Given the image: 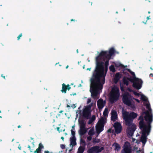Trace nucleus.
<instances>
[{"label":"nucleus","mask_w":153,"mask_h":153,"mask_svg":"<svg viewBox=\"0 0 153 153\" xmlns=\"http://www.w3.org/2000/svg\"><path fill=\"white\" fill-rule=\"evenodd\" d=\"M45 153H49V152L48 151H46L45 152Z\"/></svg>","instance_id":"obj_38"},{"label":"nucleus","mask_w":153,"mask_h":153,"mask_svg":"<svg viewBox=\"0 0 153 153\" xmlns=\"http://www.w3.org/2000/svg\"><path fill=\"white\" fill-rule=\"evenodd\" d=\"M68 67V65H67V67Z\"/></svg>","instance_id":"obj_56"},{"label":"nucleus","mask_w":153,"mask_h":153,"mask_svg":"<svg viewBox=\"0 0 153 153\" xmlns=\"http://www.w3.org/2000/svg\"><path fill=\"white\" fill-rule=\"evenodd\" d=\"M116 13H117V12Z\"/></svg>","instance_id":"obj_62"},{"label":"nucleus","mask_w":153,"mask_h":153,"mask_svg":"<svg viewBox=\"0 0 153 153\" xmlns=\"http://www.w3.org/2000/svg\"><path fill=\"white\" fill-rule=\"evenodd\" d=\"M129 91H131L130 89H129Z\"/></svg>","instance_id":"obj_52"},{"label":"nucleus","mask_w":153,"mask_h":153,"mask_svg":"<svg viewBox=\"0 0 153 153\" xmlns=\"http://www.w3.org/2000/svg\"><path fill=\"white\" fill-rule=\"evenodd\" d=\"M65 129H64V130H63V131H65Z\"/></svg>","instance_id":"obj_59"},{"label":"nucleus","mask_w":153,"mask_h":153,"mask_svg":"<svg viewBox=\"0 0 153 153\" xmlns=\"http://www.w3.org/2000/svg\"><path fill=\"white\" fill-rule=\"evenodd\" d=\"M122 153H131L132 148L130 143L128 142H126L123 146Z\"/></svg>","instance_id":"obj_10"},{"label":"nucleus","mask_w":153,"mask_h":153,"mask_svg":"<svg viewBox=\"0 0 153 153\" xmlns=\"http://www.w3.org/2000/svg\"><path fill=\"white\" fill-rule=\"evenodd\" d=\"M71 144L73 146L75 145L76 144V142L74 139V137H72L70 138Z\"/></svg>","instance_id":"obj_22"},{"label":"nucleus","mask_w":153,"mask_h":153,"mask_svg":"<svg viewBox=\"0 0 153 153\" xmlns=\"http://www.w3.org/2000/svg\"><path fill=\"white\" fill-rule=\"evenodd\" d=\"M31 152H32V151H30Z\"/></svg>","instance_id":"obj_58"},{"label":"nucleus","mask_w":153,"mask_h":153,"mask_svg":"<svg viewBox=\"0 0 153 153\" xmlns=\"http://www.w3.org/2000/svg\"><path fill=\"white\" fill-rule=\"evenodd\" d=\"M72 107L73 108H74L76 107V106L75 105H73V106H72Z\"/></svg>","instance_id":"obj_37"},{"label":"nucleus","mask_w":153,"mask_h":153,"mask_svg":"<svg viewBox=\"0 0 153 153\" xmlns=\"http://www.w3.org/2000/svg\"><path fill=\"white\" fill-rule=\"evenodd\" d=\"M118 87L116 86H114L112 88L109 96V100L111 103L118 100L120 95Z\"/></svg>","instance_id":"obj_7"},{"label":"nucleus","mask_w":153,"mask_h":153,"mask_svg":"<svg viewBox=\"0 0 153 153\" xmlns=\"http://www.w3.org/2000/svg\"><path fill=\"white\" fill-rule=\"evenodd\" d=\"M104 149L102 147L94 146L90 149L88 151V153H98Z\"/></svg>","instance_id":"obj_11"},{"label":"nucleus","mask_w":153,"mask_h":153,"mask_svg":"<svg viewBox=\"0 0 153 153\" xmlns=\"http://www.w3.org/2000/svg\"><path fill=\"white\" fill-rule=\"evenodd\" d=\"M148 13H150V12H148Z\"/></svg>","instance_id":"obj_55"},{"label":"nucleus","mask_w":153,"mask_h":153,"mask_svg":"<svg viewBox=\"0 0 153 153\" xmlns=\"http://www.w3.org/2000/svg\"><path fill=\"white\" fill-rule=\"evenodd\" d=\"M95 106L96 102H92L90 105L83 108L82 111L80 112L81 114L84 117L88 118L90 115L91 108H94Z\"/></svg>","instance_id":"obj_9"},{"label":"nucleus","mask_w":153,"mask_h":153,"mask_svg":"<svg viewBox=\"0 0 153 153\" xmlns=\"http://www.w3.org/2000/svg\"><path fill=\"white\" fill-rule=\"evenodd\" d=\"M112 146L114 147V149L116 150L119 151L121 149V147L120 145L117 143H114L113 144Z\"/></svg>","instance_id":"obj_20"},{"label":"nucleus","mask_w":153,"mask_h":153,"mask_svg":"<svg viewBox=\"0 0 153 153\" xmlns=\"http://www.w3.org/2000/svg\"><path fill=\"white\" fill-rule=\"evenodd\" d=\"M76 52L77 53H78V49L77 50Z\"/></svg>","instance_id":"obj_45"},{"label":"nucleus","mask_w":153,"mask_h":153,"mask_svg":"<svg viewBox=\"0 0 153 153\" xmlns=\"http://www.w3.org/2000/svg\"><path fill=\"white\" fill-rule=\"evenodd\" d=\"M71 21H74V20L73 19H72L71 20Z\"/></svg>","instance_id":"obj_51"},{"label":"nucleus","mask_w":153,"mask_h":153,"mask_svg":"<svg viewBox=\"0 0 153 153\" xmlns=\"http://www.w3.org/2000/svg\"><path fill=\"white\" fill-rule=\"evenodd\" d=\"M95 116H93L92 117V119L89 120L88 122V124H90L95 119Z\"/></svg>","instance_id":"obj_25"},{"label":"nucleus","mask_w":153,"mask_h":153,"mask_svg":"<svg viewBox=\"0 0 153 153\" xmlns=\"http://www.w3.org/2000/svg\"><path fill=\"white\" fill-rule=\"evenodd\" d=\"M137 153H143V149L139 150L137 152Z\"/></svg>","instance_id":"obj_28"},{"label":"nucleus","mask_w":153,"mask_h":153,"mask_svg":"<svg viewBox=\"0 0 153 153\" xmlns=\"http://www.w3.org/2000/svg\"><path fill=\"white\" fill-rule=\"evenodd\" d=\"M107 68H96L91 79L90 91L91 97L94 100L99 98V94L101 92L103 85L105 82V76Z\"/></svg>","instance_id":"obj_2"},{"label":"nucleus","mask_w":153,"mask_h":153,"mask_svg":"<svg viewBox=\"0 0 153 153\" xmlns=\"http://www.w3.org/2000/svg\"><path fill=\"white\" fill-rule=\"evenodd\" d=\"M28 148L30 150V146H28Z\"/></svg>","instance_id":"obj_40"},{"label":"nucleus","mask_w":153,"mask_h":153,"mask_svg":"<svg viewBox=\"0 0 153 153\" xmlns=\"http://www.w3.org/2000/svg\"><path fill=\"white\" fill-rule=\"evenodd\" d=\"M63 111H61L60 112V113H62V112Z\"/></svg>","instance_id":"obj_49"},{"label":"nucleus","mask_w":153,"mask_h":153,"mask_svg":"<svg viewBox=\"0 0 153 153\" xmlns=\"http://www.w3.org/2000/svg\"><path fill=\"white\" fill-rule=\"evenodd\" d=\"M113 48H110L108 51H102L95 58L96 67H107L109 61L114 53Z\"/></svg>","instance_id":"obj_3"},{"label":"nucleus","mask_w":153,"mask_h":153,"mask_svg":"<svg viewBox=\"0 0 153 153\" xmlns=\"http://www.w3.org/2000/svg\"><path fill=\"white\" fill-rule=\"evenodd\" d=\"M22 33H21L19 36L18 37H17V38H18V40H19L20 39V37H22Z\"/></svg>","instance_id":"obj_32"},{"label":"nucleus","mask_w":153,"mask_h":153,"mask_svg":"<svg viewBox=\"0 0 153 153\" xmlns=\"http://www.w3.org/2000/svg\"><path fill=\"white\" fill-rule=\"evenodd\" d=\"M91 68H88L87 69V70L88 71H91Z\"/></svg>","instance_id":"obj_35"},{"label":"nucleus","mask_w":153,"mask_h":153,"mask_svg":"<svg viewBox=\"0 0 153 153\" xmlns=\"http://www.w3.org/2000/svg\"><path fill=\"white\" fill-rule=\"evenodd\" d=\"M113 130H112L111 129H110L108 130V132H113Z\"/></svg>","instance_id":"obj_33"},{"label":"nucleus","mask_w":153,"mask_h":153,"mask_svg":"<svg viewBox=\"0 0 153 153\" xmlns=\"http://www.w3.org/2000/svg\"><path fill=\"white\" fill-rule=\"evenodd\" d=\"M70 107L69 105H67V107Z\"/></svg>","instance_id":"obj_48"},{"label":"nucleus","mask_w":153,"mask_h":153,"mask_svg":"<svg viewBox=\"0 0 153 153\" xmlns=\"http://www.w3.org/2000/svg\"><path fill=\"white\" fill-rule=\"evenodd\" d=\"M99 140L98 139H95L93 141V143H98L99 142Z\"/></svg>","instance_id":"obj_27"},{"label":"nucleus","mask_w":153,"mask_h":153,"mask_svg":"<svg viewBox=\"0 0 153 153\" xmlns=\"http://www.w3.org/2000/svg\"><path fill=\"white\" fill-rule=\"evenodd\" d=\"M150 77L152 76L153 77V74H151L150 75Z\"/></svg>","instance_id":"obj_36"},{"label":"nucleus","mask_w":153,"mask_h":153,"mask_svg":"<svg viewBox=\"0 0 153 153\" xmlns=\"http://www.w3.org/2000/svg\"><path fill=\"white\" fill-rule=\"evenodd\" d=\"M108 110L107 108L105 109L103 113V117L99 121L96 126V130L97 133L99 134L103 130L104 124L106 122V117L108 116Z\"/></svg>","instance_id":"obj_6"},{"label":"nucleus","mask_w":153,"mask_h":153,"mask_svg":"<svg viewBox=\"0 0 153 153\" xmlns=\"http://www.w3.org/2000/svg\"><path fill=\"white\" fill-rule=\"evenodd\" d=\"M84 150V148L82 146H80L78 149L77 153H83Z\"/></svg>","instance_id":"obj_23"},{"label":"nucleus","mask_w":153,"mask_h":153,"mask_svg":"<svg viewBox=\"0 0 153 153\" xmlns=\"http://www.w3.org/2000/svg\"><path fill=\"white\" fill-rule=\"evenodd\" d=\"M57 130H58V131H59V128L58 127V128H57Z\"/></svg>","instance_id":"obj_42"},{"label":"nucleus","mask_w":153,"mask_h":153,"mask_svg":"<svg viewBox=\"0 0 153 153\" xmlns=\"http://www.w3.org/2000/svg\"><path fill=\"white\" fill-rule=\"evenodd\" d=\"M122 114L126 124L128 126L127 130L128 135L129 137H131L133 134L136 128V126L132 123L131 119L136 118L137 116V115L136 113L134 112L129 113L123 110L122 111Z\"/></svg>","instance_id":"obj_4"},{"label":"nucleus","mask_w":153,"mask_h":153,"mask_svg":"<svg viewBox=\"0 0 153 153\" xmlns=\"http://www.w3.org/2000/svg\"><path fill=\"white\" fill-rule=\"evenodd\" d=\"M129 97H130V96L129 94L127 92H125L123 95V101L132 109L134 110L135 108V104L133 101L128 99Z\"/></svg>","instance_id":"obj_8"},{"label":"nucleus","mask_w":153,"mask_h":153,"mask_svg":"<svg viewBox=\"0 0 153 153\" xmlns=\"http://www.w3.org/2000/svg\"><path fill=\"white\" fill-rule=\"evenodd\" d=\"M61 139L63 141L64 140V138L63 137H62Z\"/></svg>","instance_id":"obj_39"},{"label":"nucleus","mask_w":153,"mask_h":153,"mask_svg":"<svg viewBox=\"0 0 153 153\" xmlns=\"http://www.w3.org/2000/svg\"><path fill=\"white\" fill-rule=\"evenodd\" d=\"M0 117L1 118V116H0Z\"/></svg>","instance_id":"obj_61"},{"label":"nucleus","mask_w":153,"mask_h":153,"mask_svg":"<svg viewBox=\"0 0 153 153\" xmlns=\"http://www.w3.org/2000/svg\"><path fill=\"white\" fill-rule=\"evenodd\" d=\"M78 63L79 64V62H78Z\"/></svg>","instance_id":"obj_60"},{"label":"nucleus","mask_w":153,"mask_h":153,"mask_svg":"<svg viewBox=\"0 0 153 153\" xmlns=\"http://www.w3.org/2000/svg\"><path fill=\"white\" fill-rule=\"evenodd\" d=\"M121 90L122 91H123V89L121 87Z\"/></svg>","instance_id":"obj_43"},{"label":"nucleus","mask_w":153,"mask_h":153,"mask_svg":"<svg viewBox=\"0 0 153 153\" xmlns=\"http://www.w3.org/2000/svg\"><path fill=\"white\" fill-rule=\"evenodd\" d=\"M80 126L79 133L80 135H82L87 131V129L85 128V123L83 120L79 121Z\"/></svg>","instance_id":"obj_12"},{"label":"nucleus","mask_w":153,"mask_h":153,"mask_svg":"<svg viewBox=\"0 0 153 153\" xmlns=\"http://www.w3.org/2000/svg\"><path fill=\"white\" fill-rule=\"evenodd\" d=\"M3 78H4V79H5V76H3Z\"/></svg>","instance_id":"obj_50"},{"label":"nucleus","mask_w":153,"mask_h":153,"mask_svg":"<svg viewBox=\"0 0 153 153\" xmlns=\"http://www.w3.org/2000/svg\"><path fill=\"white\" fill-rule=\"evenodd\" d=\"M58 65V64H56V65Z\"/></svg>","instance_id":"obj_53"},{"label":"nucleus","mask_w":153,"mask_h":153,"mask_svg":"<svg viewBox=\"0 0 153 153\" xmlns=\"http://www.w3.org/2000/svg\"><path fill=\"white\" fill-rule=\"evenodd\" d=\"M133 92L137 97L141 96V99L144 101L143 103L148 109V110L146 112L143 113L139 118V120H141L139 122L140 128L141 130L142 134L140 140L143 143V146L146 142L147 136L150 132V124L152 121L151 110L149 104L146 97L141 92L138 93L133 91Z\"/></svg>","instance_id":"obj_1"},{"label":"nucleus","mask_w":153,"mask_h":153,"mask_svg":"<svg viewBox=\"0 0 153 153\" xmlns=\"http://www.w3.org/2000/svg\"><path fill=\"white\" fill-rule=\"evenodd\" d=\"M14 140V139H13L12 141H13V140Z\"/></svg>","instance_id":"obj_57"},{"label":"nucleus","mask_w":153,"mask_h":153,"mask_svg":"<svg viewBox=\"0 0 153 153\" xmlns=\"http://www.w3.org/2000/svg\"><path fill=\"white\" fill-rule=\"evenodd\" d=\"M133 99L135 100H136V101L137 102H140V101L138 99H135V98H133Z\"/></svg>","instance_id":"obj_34"},{"label":"nucleus","mask_w":153,"mask_h":153,"mask_svg":"<svg viewBox=\"0 0 153 153\" xmlns=\"http://www.w3.org/2000/svg\"><path fill=\"white\" fill-rule=\"evenodd\" d=\"M127 71L130 72L133 76L132 78H127L126 79L125 77L123 79V81L124 84L128 85V84L129 81L133 82V86L134 87L137 89H140L142 87L143 84V81L140 79L136 77L134 73L131 71L129 69H128Z\"/></svg>","instance_id":"obj_5"},{"label":"nucleus","mask_w":153,"mask_h":153,"mask_svg":"<svg viewBox=\"0 0 153 153\" xmlns=\"http://www.w3.org/2000/svg\"><path fill=\"white\" fill-rule=\"evenodd\" d=\"M110 70L111 71H112L113 72H114L115 71V70L114 68H109Z\"/></svg>","instance_id":"obj_29"},{"label":"nucleus","mask_w":153,"mask_h":153,"mask_svg":"<svg viewBox=\"0 0 153 153\" xmlns=\"http://www.w3.org/2000/svg\"><path fill=\"white\" fill-rule=\"evenodd\" d=\"M151 68L152 70H153V69L152 68Z\"/></svg>","instance_id":"obj_54"},{"label":"nucleus","mask_w":153,"mask_h":153,"mask_svg":"<svg viewBox=\"0 0 153 153\" xmlns=\"http://www.w3.org/2000/svg\"><path fill=\"white\" fill-rule=\"evenodd\" d=\"M71 134L73 136L72 137H74V136L75 134V131L73 129H71Z\"/></svg>","instance_id":"obj_26"},{"label":"nucleus","mask_w":153,"mask_h":153,"mask_svg":"<svg viewBox=\"0 0 153 153\" xmlns=\"http://www.w3.org/2000/svg\"><path fill=\"white\" fill-rule=\"evenodd\" d=\"M150 153H152V152H151Z\"/></svg>","instance_id":"obj_64"},{"label":"nucleus","mask_w":153,"mask_h":153,"mask_svg":"<svg viewBox=\"0 0 153 153\" xmlns=\"http://www.w3.org/2000/svg\"><path fill=\"white\" fill-rule=\"evenodd\" d=\"M121 77V75L119 73L116 74L114 79V82L117 83Z\"/></svg>","instance_id":"obj_19"},{"label":"nucleus","mask_w":153,"mask_h":153,"mask_svg":"<svg viewBox=\"0 0 153 153\" xmlns=\"http://www.w3.org/2000/svg\"><path fill=\"white\" fill-rule=\"evenodd\" d=\"M70 89V87L69 85H66L64 83L62 85V90H61L62 92L63 93H65L66 92V90H69Z\"/></svg>","instance_id":"obj_17"},{"label":"nucleus","mask_w":153,"mask_h":153,"mask_svg":"<svg viewBox=\"0 0 153 153\" xmlns=\"http://www.w3.org/2000/svg\"><path fill=\"white\" fill-rule=\"evenodd\" d=\"M18 148H19V149L21 150V146H19L18 147Z\"/></svg>","instance_id":"obj_41"},{"label":"nucleus","mask_w":153,"mask_h":153,"mask_svg":"<svg viewBox=\"0 0 153 153\" xmlns=\"http://www.w3.org/2000/svg\"><path fill=\"white\" fill-rule=\"evenodd\" d=\"M91 101V98H88L87 100V103L89 104L90 103Z\"/></svg>","instance_id":"obj_30"},{"label":"nucleus","mask_w":153,"mask_h":153,"mask_svg":"<svg viewBox=\"0 0 153 153\" xmlns=\"http://www.w3.org/2000/svg\"><path fill=\"white\" fill-rule=\"evenodd\" d=\"M43 147V145L41 143H40L39 145V148L34 151V153H40L41 149Z\"/></svg>","instance_id":"obj_21"},{"label":"nucleus","mask_w":153,"mask_h":153,"mask_svg":"<svg viewBox=\"0 0 153 153\" xmlns=\"http://www.w3.org/2000/svg\"><path fill=\"white\" fill-rule=\"evenodd\" d=\"M94 133V128L91 129L88 133V134L90 136L93 135Z\"/></svg>","instance_id":"obj_24"},{"label":"nucleus","mask_w":153,"mask_h":153,"mask_svg":"<svg viewBox=\"0 0 153 153\" xmlns=\"http://www.w3.org/2000/svg\"><path fill=\"white\" fill-rule=\"evenodd\" d=\"M21 127L20 126H18V128H19Z\"/></svg>","instance_id":"obj_44"},{"label":"nucleus","mask_w":153,"mask_h":153,"mask_svg":"<svg viewBox=\"0 0 153 153\" xmlns=\"http://www.w3.org/2000/svg\"><path fill=\"white\" fill-rule=\"evenodd\" d=\"M65 135H67V133H65Z\"/></svg>","instance_id":"obj_46"},{"label":"nucleus","mask_w":153,"mask_h":153,"mask_svg":"<svg viewBox=\"0 0 153 153\" xmlns=\"http://www.w3.org/2000/svg\"><path fill=\"white\" fill-rule=\"evenodd\" d=\"M114 126L116 133L118 134L120 132L122 127L120 123L117 122L115 123L114 125Z\"/></svg>","instance_id":"obj_14"},{"label":"nucleus","mask_w":153,"mask_h":153,"mask_svg":"<svg viewBox=\"0 0 153 153\" xmlns=\"http://www.w3.org/2000/svg\"><path fill=\"white\" fill-rule=\"evenodd\" d=\"M106 104V101H104L102 99H99L97 101V104L98 108L101 109L103 108Z\"/></svg>","instance_id":"obj_13"},{"label":"nucleus","mask_w":153,"mask_h":153,"mask_svg":"<svg viewBox=\"0 0 153 153\" xmlns=\"http://www.w3.org/2000/svg\"><path fill=\"white\" fill-rule=\"evenodd\" d=\"M92 137H91V136H90L89 137H87V139L88 140L90 141L91 140Z\"/></svg>","instance_id":"obj_31"},{"label":"nucleus","mask_w":153,"mask_h":153,"mask_svg":"<svg viewBox=\"0 0 153 153\" xmlns=\"http://www.w3.org/2000/svg\"><path fill=\"white\" fill-rule=\"evenodd\" d=\"M1 111H0V113H1Z\"/></svg>","instance_id":"obj_63"},{"label":"nucleus","mask_w":153,"mask_h":153,"mask_svg":"<svg viewBox=\"0 0 153 153\" xmlns=\"http://www.w3.org/2000/svg\"><path fill=\"white\" fill-rule=\"evenodd\" d=\"M114 64L111 65L110 67H127V66H124L123 64H121L120 62H116L114 63Z\"/></svg>","instance_id":"obj_18"},{"label":"nucleus","mask_w":153,"mask_h":153,"mask_svg":"<svg viewBox=\"0 0 153 153\" xmlns=\"http://www.w3.org/2000/svg\"><path fill=\"white\" fill-rule=\"evenodd\" d=\"M111 120L114 121H116L117 119L116 112L114 111H112L111 112Z\"/></svg>","instance_id":"obj_16"},{"label":"nucleus","mask_w":153,"mask_h":153,"mask_svg":"<svg viewBox=\"0 0 153 153\" xmlns=\"http://www.w3.org/2000/svg\"><path fill=\"white\" fill-rule=\"evenodd\" d=\"M131 140L132 142V145H134L135 144V146L134 147V150H136L138 148V144L139 143V142H138L136 139L132 138Z\"/></svg>","instance_id":"obj_15"},{"label":"nucleus","mask_w":153,"mask_h":153,"mask_svg":"<svg viewBox=\"0 0 153 153\" xmlns=\"http://www.w3.org/2000/svg\"><path fill=\"white\" fill-rule=\"evenodd\" d=\"M147 19H149V17H147Z\"/></svg>","instance_id":"obj_47"}]
</instances>
